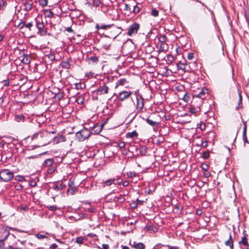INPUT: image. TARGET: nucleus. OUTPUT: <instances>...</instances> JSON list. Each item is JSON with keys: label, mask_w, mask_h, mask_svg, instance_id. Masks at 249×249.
Listing matches in <instances>:
<instances>
[{"label": "nucleus", "mask_w": 249, "mask_h": 249, "mask_svg": "<svg viewBox=\"0 0 249 249\" xmlns=\"http://www.w3.org/2000/svg\"><path fill=\"white\" fill-rule=\"evenodd\" d=\"M29 184L32 187H35L36 185V181L31 180L30 181Z\"/></svg>", "instance_id": "43"}, {"label": "nucleus", "mask_w": 249, "mask_h": 249, "mask_svg": "<svg viewBox=\"0 0 249 249\" xmlns=\"http://www.w3.org/2000/svg\"><path fill=\"white\" fill-rule=\"evenodd\" d=\"M246 131H247V126L246 125L244 126V128L243 129V139L244 142V144L245 145L246 143H249L248 142L247 135H246Z\"/></svg>", "instance_id": "14"}, {"label": "nucleus", "mask_w": 249, "mask_h": 249, "mask_svg": "<svg viewBox=\"0 0 249 249\" xmlns=\"http://www.w3.org/2000/svg\"><path fill=\"white\" fill-rule=\"evenodd\" d=\"M194 57V54L193 53H189L188 54V58L189 60H191Z\"/></svg>", "instance_id": "48"}, {"label": "nucleus", "mask_w": 249, "mask_h": 249, "mask_svg": "<svg viewBox=\"0 0 249 249\" xmlns=\"http://www.w3.org/2000/svg\"><path fill=\"white\" fill-rule=\"evenodd\" d=\"M116 198L121 202H124L125 200L124 196L121 195H120L119 197H116Z\"/></svg>", "instance_id": "38"}, {"label": "nucleus", "mask_w": 249, "mask_h": 249, "mask_svg": "<svg viewBox=\"0 0 249 249\" xmlns=\"http://www.w3.org/2000/svg\"><path fill=\"white\" fill-rule=\"evenodd\" d=\"M21 188H22V186L19 184L17 183V190H20Z\"/></svg>", "instance_id": "55"}, {"label": "nucleus", "mask_w": 249, "mask_h": 249, "mask_svg": "<svg viewBox=\"0 0 249 249\" xmlns=\"http://www.w3.org/2000/svg\"><path fill=\"white\" fill-rule=\"evenodd\" d=\"M14 177V172L8 169H4L0 172V179L5 182L10 181Z\"/></svg>", "instance_id": "4"}, {"label": "nucleus", "mask_w": 249, "mask_h": 249, "mask_svg": "<svg viewBox=\"0 0 249 249\" xmlns=\"http://www.w3.org/2000/svg\"><path fill=\"white\" fill-rule=\"evenodd\" d=\"M240 244H243L244 246H247L249 245L247 239L246 237V235H244V237H242L241 241L239 242Z\"/></svg>", "instance_id": "22"}, {"label": "nucleus", "mask_w": 249, "mask_h": 249, "mask_svg": "<svg viewBox=\"0 0 249 249\" xmlns=\"http://www.w3.org/2000/svg\"><path fill=\"white\" fill-rule=\"evenodd\" d=\"M61 65L62 68L64 69H70V64L68 61H63L62 62Z\"/></svg>", "instance_id": "21"}, {"label": "nucleus", "mask_w": 249, "mask_h": 249, "mask_svg": "<svg viewBox=\"0 0 249 249\" xmlns=\"http://www.w3.org/2000/svg\"><path fill=\"white\" fill-rule=\"evenodd\" d=\"M159 40L160 42L164 43L167 40V38L164 35L160 36L159 37Z\"/></svg>", "instance_id": "33"}, {"label": "nucleus", "mask_w": 249, "mask_h": 249, "mask_svg": "<svg viewBox=\"0 0 249 249\" xmlns=\"http://www.w3.org/2000/svg\"><path fill=\"white\" fill-rule=\"evenodd\" d=\"M131 245L133 248L137 249H145V245L142 243H136L135 242H134L133 244Z\"/></svg>", "instance_id": "12"}, {"label": "nucleus", "mask_w": 249, "mask_h": 249, "mask_svg": "<svg viewBox=\"0 0 249 249\" xmlns=\"http://www.w3.org/2000/svg\"><path fill=\"white\" fill-rule=\"evenodd\" d=\"M48 2V0H41L40 1V4L43 7L47 5Z\"/></svg>", "instance_id": "36"}, {"label": "nucleus", "mask_w": 249, "mask_h": 249, "mask_svg": "<svg viewBox=\"0 0 249 249\" xmlns=\"http://www.w3.org/2000/svg\"><path fill=\"white\" fill-rule=\"evenodd\" d=\"M151 15L154 17H156L159 15V12L155 9H152L151 11Z\"/></svg>", "instance_id": "32"}, {"label": "nucleus", "mask_w": 249, "mask_h": 249, "mask_svg": "<svg viewBox=\"0 0 249 249\" xmlns=\"http://www.w3.org/2000/svg\"><path fill=\"white\" fill-rule=\"evenodd\" d=\"M83 241H84V239L81 237H78L76 239V242L77 243L82 244V243H83Z\"/></svg>", "instance_id": "40"}, {"label": "nucleus", "mask_w": 249, "mask_h": 249, "mask_svg": "<svg viewBox=\"0 0 249 249\" xmlns=\"http://www.w3.org/2000/svg\"><path fill=\"white\" fill-rule=\"evenodd\" d=\"M140 11V8L137 5L134 6L133 7V12L134 13H138Z\"/></svg>", "instance_id": "35"}, {"label": "nucleus", "mask_w": 249, "mask_h": 249, "mask_svg": "<svg viewBox=\"0 0 249 249\" xmlns=\"http://www.w3.org/2000/svg\"><path fill=\"white\" fill-rule=\"evenodd\" d=\"M4 236H5V237H4V239L5 238H6L9 234V233L7 231H5L4 232Z\"/></svg>", "instance_id": "56"}, {"label": "nucleus", "mask_w": 249, "mask_h": 249, "mask_svg": "<svg viewBox=\"0 0 249 249\" xmlns=\"http://www.w3.org/2000/svg\"><path fill=\"white\" fill-rule=\"evenodd\" d=\"M122 249H129V248L127 246H123Z\"/></svg>", "instance_id": "61"}, {"label": "nucleus", "mask_w": 249, "mask_h": 249, "mask_svg": "<svg viewBox=\"0 0 249 249\" xmlns=\"http://www.w3.org/2000/svg\"><path fill=\"white\" fill-rule=\"evenodd\" d=\"M138 133L136 131H133L131 132H128L126 134L127 138H133L134 137H137Z\"/></svg>", "instance_id": "20"}, {"label": "nucleus", "mask_w": 249, "mask_h": 249, "mask_svg": "<svg viewBox=\"0 0 249 249\" xmlns=\"http://www.w3.org/2000/svg\"><path fill=\"white\" fill-rule=\"evenodd\" d=\"M92 133L89 129L84 128L76 133V137L80 142H83L88 139Z\"/></svg>", "instance_id": "2"}, {"label": "nucleus", "mask_w": 249, "mask_h": 249, "mask_svg": "<svg viewBox=\"0 0 249 249\" xmlns=\"http://www.w3.org/2000/svg\"><path fill=\"white\" fill-rule=\"evenodd\" d=\"M64 185L63 184L62 182H58L55 186V189L56 190H61L63 189L64 187Z\"/></svg>", "instance_id": "23"}, {"label": "nucleus", "mask_w": 249, "mask_h": 249, "mask_svg": "<svg viewBox=\"0 0 249 249\" xmlns=\"http://www.w3.org/2000/svg\"><path fill=\"white\" fill-rule=\"evenodd\" d=\"M21 210L26 211L27 209V207L26 206H22L19 207Z\"/></svg>", "instance_id": "51"}, {"label": "nucleus", "mask_w": 249, "mask_h": 249, "mask_svg": "<svg viewBox=\"0 0 249 249\" xmlns=\"http://www.w3.org/2000/svg\"><path fill=\"white\" fill-rule=\"evenodd\" d=\"M25 117L22 114L17 115V122L23 121Z\"/></svg>", "instance_id": "27"}, {"label": "nucleus", "mask_w": 249, "mask_h": 249, "mask_svg": "<svg viewBox=\"0 0 249 249\" xmlns=\"http://www.w3.org/2000/svg\"><path fill=\"white\" fill-rule=\"evenodd\" d=\"M24 49H19L20 56L17 58V64L20 62H22L25 64H28L30 61L27 56H25L24 53L23 52Z\"/></svg>", "instance_id": "6"}, {"label": "nucleus", "mask_w": 249, "mask_h": 249, "mask_svg": "<svg viewBox=\"0 0 249 249\" xmlns=\"http://www.w3.org/2000/svg\"><path fill=\"white\" fill-rule=\"evenodd\" d=\"M4 243L2 241H0V249H3Z\"/></svg>", "instance_id": "53"}, {"label": "nucleus", "mask_w": 249, "mask_h": 249, "mask_svg": "<svg viewBox=\"0 0 249 249\" xmlns=\"http://www.w3.org/2000/svg\"><path fill=\"white\" fill-rule=\"evenodd\" d=\"M125 145V143L124 142H121L118 144L119 147L120 148H124Z\"/></svg>", "instance_id": "47"}, {"label": "nucleus", "mask_w": 249, "mask_h": 249, "mask_svg": "<svg viewBox=\"0 0 249 249\" xmlns=\"http://www.w3.org/2000/svg\"><path fill=\"white\" fill-rule=\"evenodd\" d=\"M166 247H167L168 249H178V247L177 246H171L170 245H166Z\"/></svg>", "instance_id": "45"}, {"label": "nucleus", "mask_w": 249, "mask_h": 249, "mask_svg": "<svg viewBox=\"0 0 249 249\" xmlns=\"http://www.w3.org/2000/svg\"><path fill=\"white\" fill-rule=\"evenodd\" d=\"M208 95V93L207 92V89H202L201 91L196 95V97L199 99L200 104H202L203 99L205 98L206 97V95Z\"/></svg>", "instance_id": "10"}, {"label": "nucleus", "mask_w": 249, "mask_h": 249, "mask_svg": "<svg viewBox=\"0 0 249 249\" xmlns=\"http://www.w3.org/2000/svg\"><path fill=\"white\" fill-rule=\"evenodd\" d=\"M87 209H88V211L89 212H90V213H93V212H94V209L92 208V207L88 208Z\"/></svg>", "instance_id": "52"}, {"label": "nucleus", "mask_w": 249, "mask_h": 249, "mask_svg": "<svg viewBox=\"0 0 249 249\" xmlns=\"http://www.w3.org/2000/svg\"><path fill=\"white\" fill-rule=\"evenodd\" d=\"M36 26L38 30V32L41 36H45L47 34V31L45 29V26L43 22L42 18L38 16L36 18Z\"/></svg>", "instance_id": "3"}, {"label": "nucleus", "mask_w": 249, "mask_h": 249, "mask_svg": "<svg viewBox=\"0 0 249 249\" xmlns=\"http://www.w3.org/2000/svg\"><path fill=\"white\" fill-rule=\"evenodd\" d=\"M185 65H186V64L185 63L180 62L178 64V69L182 70H184L185 69Z\"/></svg>", "instance_id": "29"}, {"label": "nucleus", "mask_w": 249, "mask_h": 249, "mask_svg": "<svg viewBox=\"0 0 249 249\" xmlns=\"http://www.w3.org/2000/svg\"><path fill=\"white\" fill-rule=\"evenodd\" d=\"M23 105L22 103H18L17 102V109H20L22 108V106Z\"/></svg>", "instance_id": "46"}, {"label": "nucleus", "mask_w": 249, "mask_h": 249, "mask_svg": "<svg viewBox=\"0 0 249 249\" xmlns=\"http://www.w3.org/2000/svg\"><path fill=\"white\" fill-rule=\"evenodd\" d=\"M127 176L129 178H132L136 176V173L134 171H129L127 173Z\"/></svg>", "instance_id": "25"}, {"label": "nucleus", "mask_w": 249, "mask_h": 249, "mask_svg": "<svg viewBox=\"0 0 249 249\" xmlns=\"http://www.w3.org/2000/svg\"><path fill=\"white\" fill-rule=\"evenodd\" d=\"M103 125H95L93 127L95 134H99L102 129Z\"/></svg>", "instance_id": "18"}, {"label": "nucleus", "mask_w": 249, "mask_h": 249, "mask_svg": "<svg viewBox=\"0 0 249 249\" xmlns=\"http://www.w3.org/2000/svg\"><path fill=\"white\" fill-rule=\"evenodd\" d=\"M139 29V25L138 24L134 23L131 25L129 29H128L127 35L129 36H131L133 35L136 34Z\"/></svg>", "instance_id": "7"}, {"label": "nucleus", "mask_w": 249, "mask_h": 249, "mask_svg": "<svg viewBox=\"0 0 249 249\" xmlns=\"http://www.w3.org/2000/svg\"><path fill=\"white\" fill-rule=\"evenodd\" d=\"M48 208L50 211H54L57 209V207L55 206H50Z\"/></svg>", "instance_id": "41"}, {"label": "nucleus", "mask_w": 249, "mask_h": 249, "mask_svg": "<svg viewBox=\"0 0 249 249\" xmlns=\"http://www.w3.org/2000/svg\"><path fill=\"white\" fill-rule=\"evenodd\" d=\"M109 88L105 85L100 86L97 90V93L98 94H105L108 93Z\"/></svg>", "instance_id": "11"}, {"label": "nucleus", "mask_w": 249, "mask_h": 249, "mask_svg": "<svg viewBox=\"0 0 249 249\" xmlns=\"http://www.w3.org/2000/svg\"><path fill=\"white\" fill-rule=\"evenodd\" d=\"M89 59L94 63H97L99 61L98 57L96 56H93L89 58Z\"/></svg>", "instance_id": "28"}, {"label": "nucleus", "mask_w": 249, "mask_h": 249, "mask_svg": "<svg viewBox=\"0 0 249 249\" xmlns=\"http://www.w3.org/2000/svg\"><path fill=\"white\" fill-rule=\"evenodd\" d=\"M201 168L203 170L207 171L208 169V165L207 164H202L201 165Z\"/></svg>", "instance_id": "42"}, {"label": "nucleus", "mask_w": 249, "mask_h": 249, "mask_svg": "<svg viewBox=\"0 0 249 249\" xmlns=\"http://www.w3.org/2000/svg\"><path fill=\"white\" fill-rule=\"evenodd\" d=\"M137 100V109L139 111H141L144 106V99L142 98V96L141 95L140 97H136Z\"/></svg>", "instance_id": "8"}, {"label": "nucleus", "mask_w": 249, "mask_h": 249, "mask_svg": "<svg viewBox=\"0 0 249 249\" xmlns=\"http://www.w3.org/2000/svg\"><path fill=\"white\" fill-rule=\"evenodd\" d=\"M128 184H129V182L127 181H124L123 183V185H124V186H127L128 185Z\"/></svg>", "instance_id": "54"}, {"label": "nucleus", "mask_w": 249, "mask_h": 249, "mask_svg": "<svg viewBox=\"0 0 249 249\" xmlns=\"http://www.w3.org/2000/svg\"><path fill=\"white\" fill-rule=\"evenodd\" d=\"M246 18L248 23H249V13L246 15Z\"/></svg>", "instance_id": "60"}, {"label": "nucleus", "mask_w": 249, "mask_h": 249, "mask_svg": "<svg viewBox=\"0 0 249 249\" xmlns=\"http://www.w3.org/2000/svg\"><path fill=\"white\" fill-rule=\"evenodd\" d=\"M182 99L183 101H184L185 102L187 103L190 100V96L187 94H185L182 97Z\"/></svg>", "instance_id": "31"}, {"label": "nucleus", "mask_w": 249, "mask_h": 249, "mask_svg": "<svg viewBox=\"0 0 249 249\" xmlns=\"http://www.w3.org/2000/svg\"><path fill=\"white\" fill-rule=\"evenodd\" d=\"M115 180H116V179L115 178L108 179V180L105 181V182H104V186H109L112 184H116V183H115Z\"/></svg>", "instance_id": "17"}, {"label": "nucleus", "mask_w": 249, "mask_h": 249, "mask_svg": "<svg viewBox=\"0 0 249 249\" xmlns=\"http://www.w3.org/2000/svg\"><path fill=\"white\" fill-rule=\"evenodd\" d=\"M209 157V152L208 151H205L203 153V157L205 159H208Z\"/></svg>", "instance_id": "37"}, {"label": "nucleus", "mask_w": 249, "mask_h": 249, "mask_svg": "<svg viewBox=\"0 0 249 249\" xmlns=\"http://www.w3.org/2000/svg\"><path fill=\"white\" fill-rule=\"evenodd\" d=\"M53 161L51 159H48L45 160L43 166L46 167L51 166L53 165Z\"/></svg>", "instance_id": "19"}, {"label": "nucleus", "mask_w": 249, "mask_h": 249, "mask_svg": "<svg viewBox=\"0 0 249 249\" xmlns=\"http://www.w3.org/2000/svg\"><path fill=\"white\" fill-rule=\"evenodd\" d=\"M131 95V92L130 91H123L119 94L118 98L119 100L123 101L128 99Z\"/></svg>", "instance_id": "9"}, {"label": "nucleus", "mask_w": 249, "mask_h": 249, "mask_svg": "<svg viewBox=\"0 0 249 249\" xmlns=\"http://www.w3.org/2000/svg\"><path fill=\"white\" fill-rule=\"evenodd\" d=\"M24 180V177L21 176H17V180L22 181Z\"/></svg>", "instance_id": "39"}, {"label": "nucleus", "mask_w": 249, "mask_h": 249, "mask_svg": "<svg viewBox=\"0 0 249 249\" xmlns=\"http://www.w3.org/2000/svg\"><path fill=\"white\" fill-rule=\"evenodd\" d=\"M225 245L229 246L231 249H233V244L231 234H230L229 235V239L225 242Z\"/></svg>", "instance_id": "13"}, {"label": "nucleus", "mask_w": 249, "mask_h": 249, "mask_svg": "<svg viewBox=\"0 0 249 249\" xmlns=\"http://www.w3.org/2000/svg\"><path fill=\"white\" fill-rule=\"evenodd\" d=\"M109 246L107 244H103L102 249H108Z\"/></svg>", "instance_id": "50"}, {"label": "nucleus", "mask_w": 249, "mask_h": 249, "mask_svg": "<svg viewBox=\"0 0 249 249\" xmlns=\"http://www.w3.org/2000/svg\"><path fill=\"white\" fill-rule=\"evenodd\" d=\"M126 82V80L125 79H121L118 80L117 83V86L121 85L123 86Z\"/></svg>", "instance_id": "26"}, {"label": "nucleus", "mask_w": 249, "mask_h": 249, "mask_svg": "<svg viewBox=\"0 0 249 249\" xmlns=\"http://www.w3.org/2000/svg\"><path fill=\"white\" fill-rule=\"evenodd\" d=\"M124 10H126V11H128L131 10V8H130V7H129L128 4H125Z\"/></svg>", "instance_id": "49"}, {"label": "nucleus", "mask_w": 249, "mask_h": 249, "mask_svg": "<svg viewBox=\"0 0 249 249\" xmlns=\"http://www.w3.org/2000/svg\"><path fill=\"white\" fill-rule=\"evenodd\" d=\"M49 135L47 131H39L33 135L32 140L38 143L37 147L45 146L50 143L48 139Z\"/></svg>", "instance_id": "1"}, {"label": "nucleus", "mask_w": 249, "mask_h": 249, "mask_svg": "<svg viewBox=\"0 0 249 249\" xmlns=\"http://www.w3.org/2000/svg\"><path fill=\"white\" fill-rule=\"evenodd\" d=\"M205 124H201V125H200V128H201V129H204V128H205Z\"/></svg>", "instance_id": "59"}, {"label": "nucleus", "mask_w": 249, "mask_h": 249, "mask_svg": "<svg viewBox=\"0 0 249 249\" xmlns=\"http://www.w3.org/2000/svg\"><path fill=\"white\" fill-rule=\"evenodd\" d=\"M146 122L151 126H155L156 124V123L149 119L146 120Z\"/></svg>", "instance_id": "30"}, {"label": "nucleus", "mask_w": 249, "mask_h": 249, "mask_svg": "<svg viewBox=\"0 0 249 249\" xmlns=\"http://www.w3.org/2000/svg\"><path fill=\"white\" fill-rule=\"evenodd\" d=\"M200 145L201 146V147H206L208 145V142H207L205 141V142H201V144Z\"/></svg>", "instance_id": "44"}, {"label": "nucleus", "mask_w": 249, "mask_h": 249, "mask_svg": "<svg viewBox=\"0 0 249 249\" xmlns=\"http://www.w3.org/2000/svg\"><path fill=\"white\" fill-rule=\"evenodd\" d=\"M210 173L209 172H207V173H206L205 174V176L207 177H208L209 176H210Z\"/></svg>", "instance_id": "63"}, {"label": "nucleus", "mask_w": 249, "mask_h": 249, "mask_svg": "<svg viewBox=\"0 0 249 249\" xmlns=\"http://www.w3.org/2000/svg\"><path fill=\"white\" fill-rule=\"evenodd\" d=\"M52 247L53 249H55V248L57 247V245L55 244H53L52 245Z\"/></svg>", "instance_id": "62"}, {"label": "nucleus", "mask_w": 249, "mask_h": 249, "mask_svg": "<svg viewBox=\"0 0 249 249\" xmlns=\"http://www.w3.org/2000/svg\"><path fill=\"white\" fill-rule=\"evenodd\" d=\"M50 235L47 232L45 233L44 234H41V232L38 233L36 234V236L39 239H42L43 238H47L48 237V235Z\"/></svg>", "instance_id": "15"}, {"label": "nucleus", "mask_w": 249, "mask_h": 249, "mask_svg": "<svg viewBox=\"0 0 249 249\" xmlns=\"http://www.w3.org/2000/svg\"><path fill=\"white\" fill-rule=\"evenodd\" d=\"M47 16L49 18H52L53 16V12L51 10H47L46 11Z\"/></svg>", "instance_id": "34"}, {"label": "nucleus", "mask_w": 249, "mask_h": 249, "mask_svg": "<svg viewBox=\"0 0 249 249\" xmlns=\"http://www.w3.org/2000/svg\"><path fill=\"white\" fill-rule=\"evenodd\" d=\"M3 36L1 35H0V41H2L3 40Z\"/></svg>", "instance_id": "64"}, {"label": "nucleus", "mask_w": 249, "mask_h": 249, "mask_svg": "<svg viewBox=\"0 0 249 249\" xmlns=\"http://www.w3.org/2000/svg\"><path fill=\"white\" fill-rule=\"evenodd\" d=\"M20 80L21 81L20 84H23L25 83V80L23 78H20Z\"/></svg>", "instance_id": "58"}, {"label": "nucleus", "mask_w": 249, "mask_h": 249, "mask_svg": "<svg viewBox=\"0 0 249 249\" xmlns=\"http://www.w3.org/2000/svg\"><path fill=\"white\" fill-rule=\"evenodd\" d=\"M66 30L68 32H72V29L71 27H68L66 29Z\"/></svg>", "instance_id": "57"}, {"label": "nucleus", "mask_w": 249, "mask_h": 249, "mask_svg": "<svg viewBox=\"0 0 249 249\" xmlns=\"http://www.w3.org/2000/svg\"><path fill=\"white\" fill-rule=\"evenodd\" d=\"M111 26H113V25H101L99 26L98 24H97L96 26V28H98V29H105L107 28H108Z\"/></svg>", "instance_id": "24"}, {"label": "nucleus", "mask_w": 249, "mask_h": 249, "mask_svg": "<svg viewBox=\"0 0 249 249\" xmlns=\"http://www.w3.org/2000/svg\"><path fill=\"white\" fill-rule=\"evenodd\" d=\"M33 26L32 23H29L27 24H26V22L24 21V20L22 19H20V22L18 24V25L17 26V27L19 29H23V31L21 32L23 33L24 31L26 30H31V28Z\"/></svg>", "instance_id": "5"}, {"label": "nucleus", "mask_w": 249, "mask_h": 249, "mask_svg": "<svg viewBox=\"0 0 249 249\" xmlns=\"http://www.w3.org/2000/svg\"><path fill=\"white\" fill-rule=\"evenodd\" d=\"M200 111V108L199 107H196L191 106L190 108V111L192 114H196Z\"/></svg>", "instance_id": "16"}]
</instances>
